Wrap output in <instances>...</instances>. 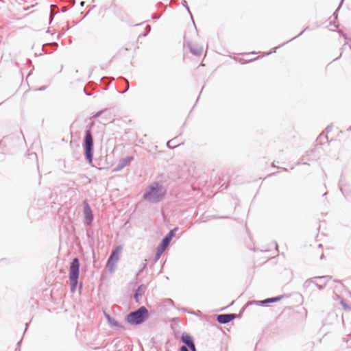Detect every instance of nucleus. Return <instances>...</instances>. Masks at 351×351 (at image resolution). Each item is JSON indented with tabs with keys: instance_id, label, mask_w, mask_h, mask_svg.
Here are the masks:
<instances>
[{
	"instance_id": "f257e3e1",
	"label": "nucleus",
	"mask_w": 351,
	"mask_h": 351,
	"mask_svg": "<svg viewBox=\"0 0 351 351\" xmlns=\"http://www.w3.org/2000/svg\"><path fill=\"white\" fill-rule=\"evenodd\" d=\"M166 194V189L159 182H154L146 188L143 197L149 203L156 204L162 201Z\"/></svg>"
},
{
	"instance_id": "f03ea898",
	"label": "nucleus",
	"mask_w": 351,
	"mask_h": 351,
	"mask_svg": "<svg viewBox=\"0 0 351 351\" xmlns=\"http://www.w3.org/2000/svg\"><path fill=\"white\" fill-rule=\"evenodd\" d=\"M149 311L144 306L129 313L125 316V321L132 326H138L144 323L149 318Z\"/></svg>"
},
{
	"instance_id": "7ed1b4c3",
	"label": "nucleus",
	"mask_w": 351,
	"mask_h": 351,
	"mask_svg": "<svg viewBox=\"0 0 351 351\" xmlns=\"http://www.w3.org/2000/svg\"><path fill=\"white\" fill-rule=\"evenodd\" d=\"M82 147L84 149V156L88 164L93 163L94 143L92 132L90 130H86L84 137Z\"/></svg>"
},
{
	"instance_id": "20e7f679",
	"label": "nucleus",
	"mask_w": 351,
	"mask_h": 351,
	"mask_svg": "<svg viewBox=\"0 0 351 351\" xmlns=\"http://www.w3.org/2000/svg\"><path fill=\"white\" fill-rule=\"evenodd\" d=\"M80 261L77 258H73L69 266V282L71 291L74 292L78 283L80 275Z\"/></svg>"
},
{
	"instance_id": "39448f33",
	"label": "nucleus",
	"mask_w": 351,
	"mask_h": 351,
	"mask_svg": "<svg viewBox=\"0 0 351 351\" xmlns=\"http://www.w3.org/2000/svg\"><path fill=\"white\" fill-rule=\"evenodd\" d=\"M178 228H174L171 230L162 239L159 245L156 247L154 262L156 263L160 258L161 255L164 253L166 248L169 245L171 241L175 237V232L178 230Z\"/></svg>"
},
{
	"instance_id": "423d86ee",
	"label": "nucleus",
	"mask_w": 351,
	"mask_h": 351,
	"mask_svg": "<svg viewBox=\"0 0 351 351\" xmlns=\"http://www.w3.org/2000/svg\"><path fill=\"white\" fill-rule=\"evenodd\" d=\"M331 276H315L308 278L304 282L303 287L308 290L311 289L312 285H315L319 290L322 291L325 288Z\"/></svg>"
},
{
	"instance_id": "0eeeda50",
	"label": "nucleus",
	"mask_w": 351,
	"mask_h": 351,
	"mask_svg": "<svg viewBox=\"0 0 351 351\" xmlns=\"http://www.w3.org/2000/svg\"><path fill=\"white\" fill-rule=\"evenodd\" d=\"M121 247L117 246L110 254L106 263V267L111 272L114 271V267L119 258V254L121 252Z\"/></svg>"
},
{
	"instance_id": "6e6552de",
	"label": "nucleus",
	"mask_w": 351,
	"mask_h": 351,
	"mask_svg": "<svg viewBox=\"0 0 351 351\" xmlns=\"http://www.w3.org/2000/svg\"><path fill=\"white\" fill-rule=\"evenodd\" d=\"M237 317L238 315L235 313L219 314L217 315L216 319L219 324H226L232 322Z\"/></svg>"
},
{
	"instance_id": "1a4fd4ad",
	"label": "nucleus",
	"mask_w": 351,
	"mask_h": 351,
	"mask_svg": "<svg viewBox=\"0 0 351 351\" xmlns=\"http://www.w3.org/2000/svg\"><path fill=\"white\" fill-rule=\"evenodd\" d=\"M313 154H314V150H313V149L306 152L305 154H304L300 158V161H298L296 163V165H298L300 164L309 165V164L307 162L308 161L316 160V158L315 156H313Z\"/></svg>"
},
{
	"instance_id": "9d476101",
	"label": "nucleus",
	"mask_w": 351,
	"mask_h": 351,
	"mask_svg": "<svg viewBox=\"0 0 351 351\" xmlns=\"http://www.w3.org/2000/svg\"><path fill=\"white\" fill-rule=\"evenodd\" d=\"M134 160L133 156H128L124 158H121L117 166L114 169V171H119L122 170L124 167L128 166L132 160Z\"/></svg>"
},
{
	"instance_id": "9b49d317",
	"label": "nucleus",
	"mask_w": 351,
	"mask_h": 351,
	"mask_svg": "<svg viewBox=\"0 0 351 351\" xmlns=\"http://www.w3.org/2000/svg\"><path fill=\"white\" fill-rule=\"evenodd\" d=\"M84 216L87 223L90 224L93 220V216L91 208L86 202L84 203Z\"/></svg>"
},
{
	"instance_id": "f8f14e48",
	"label": "nucleus",
	"mask_w": 351,
	"mask_h": 351,
	"mask_svg": "<svg viewBox=\"0 0 351 351\" xmlns=\"http://www.w3.org/2000/svg\"><path fill=\"white\" fill-rule=\"evenodd\" d=\"M180 339L183 343L182 346H185V347L187 348L195 343L193 337L186 332L182 333Z\"/></svg>"
},
{
	"instance_id": "ddd939ff",
	"label": "nucleus",
	"mask_w": 351,
	"mask_h": 351,
	"mask_svg": "<svg viewBox=\"0 0 351 351\" xmlns=\"http://www.w3.org/2000/svg\"><path fill=\"white\" fill-rule=\"evenodd\" d=\"M284 297H285L284 295H278V296H276V297L268 298L265 299L263 300H258V301L254 300L252 302L258 304L259 305H267V304H270V303L279 302Z\"/></svg>"
},
{
	"instance_id": "4468645a",
	"label": "nucleus",
	"mask_w": 351,
	"mask_h": 351,
	"mask_svg": "<svg viewBox=\"0 0 351 351\" xmlns=\"http://www.w3.org/2000/svg\"><path fill=\"white\" fill-rule=\"evenodd\" d=\"M106 317L108 320V323L110 326L117 328V329H125V326H123L120 322L112 318L110 315H106Z\"/></svg>"
},
{
	"instance_id": "2eb2a0df",
	"label": "nucleus",
	"mask_w": 351,
	"mask_h": 351,
	"mask_svg": "<svg viewBox=\"0 0 351 351\" xmlns=\"http://www.w3.org/2000/svg\"><path fill=\"white\" fill-rule=\"evenodd\" d=\"M188 47L191 53L195 56H200L202 53L203 49L202 47H199L198 45H194L191 43H188Z\"/></svg>"
},
{
	"instance_id": "dca6fc26",
	"label": "nucleus",
	"mask_w": 351,
	"mask_h": 351,
	"mask_svg": "<svg viewBox=\"0 0 351 351\" xmlns=\"http://www.w3.org/2000/svg\"><path fill=\"white\" fill-rule=\"evenodd\" d=\"M143 287V285H138L137 289L135 290L134 298L137 303L139 302L140 298L142 297Z\"/></svg>"
},
{
	"instance_id": "f3484780",
	"label": "nucleus",
	"mask_w": 351,
	"mask_h": 351,
	"mask_svg": "<svg viewBox=\"0 0 351 351\" xmlns=\"http://www.w3.org/2000/svg\"><path fill=\"white\" fill-rule=\"evenodd\" d=\"M308 27H306V28H305V29H304V30H303L300 34H299L298 36H296L293 37V38H291V40H289L287 41L286 43H283V44H282L281 45H279L278 47L274 48V49H273V52H276V49H277L278 48H280L281 46H283L284 45H285V44H287V43H288L289 42H290V41H291V40H294L295 38H296L299 37L300 36H301V35L303 34V32H304V31H306V29H308ZM271 53H272V51L269 52V53H266V55H267H267H270Z\"/></svg>"
},
{
	"instance_id": "a211bd4d",
	"label": "nucleus",
	"mask_w": 351,
	"mask_h": 351,
	"mask_svg": "<svg viewBox=\"0 0 351 351\" xmlns=\"http://www.w3.org/2000/svg\"><path fill=\"white\" fill-rule=\"evenodd\" d=\"M324 140H328V136L326 134H324V133H322L319 134L318 138H317V142L319 144H323Z\"/></svg>"
},
{
	"instance_id": "6ab92c4d",
	"label": "nucleus",
	"mask_w": 351,
	"mask_h": 351,
	"mask_svg": "<svg viewBox=\"0 0 351 351\" xmlns=\"http://www.w3.org/2000/svg\"><path fill=\"white\" fill-rule=\"evenodd\" d=\"M340 304L342 305V306L343 307V308L345 310H347V311L351 310V306L344 300L342 299L340 302Z\"/></svg>"
},
{
	"instance_id": "aec40b11",
	"label": "nucleus",
	"mask_w": 351,
	"mask_h": 351,
	"mask_svg": "<svg viewBox=\"0 0 351 351\" xmlns=\"http://www.w3.org/2000/svg\"><path fill=\"white\" fill-rule=\"evenodd\" d=\"M178 145H176L174 144V139H171L170 141H169L167 143V146L169 148V149H173L175 147H176Z\"/></svg>"
},
{
	"instance_id": "412c9836",
	"label": "nucleus",
	"mask_w": 351,
	"mask_h": 351,
	"mask_svg": "<svg viewBox=\"0 0 351 351\" xmlns=\"http://www.w3.org/2000/svg\"><path fill=\"white\" fill-rule=\"evenodd\" d=\"M151 31V26L147 25L145 27V32L142 34L143 36H146Z\"/></svg>"
},
{
	"instance_id": "4be33fe9",
	"label": "nucleus",
	"mask_w": 351,
	"mask_h": 351,
	"mask_svg": "<svg viewBox=\"0 0 351 351\" xmlns=\"http://www.w3.org/2000/svg\"><path fill=\"white\" fill-rule=\"evenodd\" d=\"M125 82H126L127 85L125 86V90L120 92V93H121V94L126 93L130 88L129 82L128 80H125Z\"/></svg>"
},
{
	"instance_id": "5701e85b",
	"label": "nucleus",
	"mask_w": 351,
	"mask_h": 351,
	"mask_svg": "<svg viewBox=\"0 0 351 351\" xmlns=\"http://www.w3.org/2000/svg\"><path fill=\"white\" fill-rule=\"evenodd\" d=\"M125 82H126L127 85L125 86V90L120 92V93H121V94L126 93L130 88L129 82L128 80H125Z\"/></svg>"
},
{
	"instance_id": "b1692460",
	"label": "nucleus",
	"mask_w": 351,
	"mask_h": 351,
	"mask_svg": "<svg viewBox=\"0 0 351 351\" xmlns=\"http://www.w3.org/2000/svg\"><path fill=\"white\" fill-rule=\"evenodd\" d=\"M125 82H126L127 85L125 86V90L120 92V93H121V94L126 93L130 88L129 82L128 80H125Z\"/></svg>"
},
{
	"instance_id": "393cba45",
	"label": "nucleus",
	"mask_w": 351,
	"mask_h": 351,
	"mask_svg": "<svg viewBox=\"0 0 351 351\" xmlns=\"http://www.w3.org/2000/svg\"><path fill=\"white\" fill-rule=\"evenodd\" d=\"M256 59H258V58H254V60H256ZM252 60H254V59L250 60H248V61H247V60H243V59H241V60H239V62H241V64H245V63H247V62H250V61H252Z\"/></svg>"
},
{
	"instance_id": "a878e982",
	"label": "nucleus",
	"mask_w": 351,
	"mask_h": 351,
	"mask_svg": "<svg viewBox=\"0 0 351 351\" xmlns=\"http://www.w3.org/2000/svg\"><path fill=\"white\" fill-rule=\"evenodd\" d=\"M189 350L191 351H197L195 343H193L192 346L189 347Z\"/></svg>"
},
{
	"instance_id": "bb28decb",
	"label": "nucleus",
	"mask_w": 351,
	"mask_h": 351,
	"mask_svg": "<svg viewBox=\"0 0 351 351\" xmlns=\"http://www.w3.org/2000/svg\"><path fill=\"white\" fill-rule=\"evenodd\" d=\"M180 351H189V348L185 347V346H181L180 348Z\"/></svg>"
},
{
	"instance_id": "cd10ccee",
	"label": "nucleus",
	"mask_w": 351,
	"mask_h": 351,
	"mask_svg": "<svg viewBox=\"0 0 351 351\" xmlns=\"http://www.w3.org/2000/svg\"><path fill=\"white\" fill-rule=\"evenodd\" d=\"M104 112V110H100V111L97 112L95 114V117H98L101 116V114Z\"/></svg>"
},
{
	"instance_id": "c85d7f7f",
	"label": "nucleus",
	"mask_w": 351,
	"mask_h": 351,
	"mask_svg": "<svg viewBox=\"0 0 351 351\" xmlns=\"http://www.w3.org/2000/svg\"><path fill=\"white\" fill-rule=\"evenodd\" d=\"M152 18L153 19H158L160 18V15L153 14V15L152 16Z\"/></svg>"
},
{
	"instance_id": "c756f323",
	"label": "nucleus",
	"mask_w": 351,
	"mask_h": 351,
	"mask_svg": "<svg viewBox=\"0 0 351 351\" xmlns=\"http://www.w3.org/2000/svg\"><path fill=\"white\" fill-rule=\"evenodd\" d=\"M66 10H67V9L65 7L62 8V12H66Z\"/></svg>"
},
{
	"instance_id": "7c9ffc66",
	"label": "nucleus",
	"mask_w": 351,
	"mask_h": 351,
	"mask_svg": "<svg viewBox=\"0 0 351 351\" xmlns=\"http://www.w3.org/2000/svg\"><path fill=\"white\" fill-rule=\"evenodd\" d=\"M339 187L341 192L343 193V189H342V186H341L340 183L339 184Z\"/></svg>"
},
{
	"instance_id": "2f4dec72",
	"label": "nucleus",
	"mask_w": 351,
	"mask_h": 351,
	"mask_svg": "<svg viewBox=\"0 0 351 351\" xmlns=\"http://www.w3.org/2000/svg\"><path fill=\"white\" fill-rule=\"evenodd\" d=\"M146 267V264H144L143 266H142V268L141 269V271L143 270Z\"/></svg>"
},
{
	"instance_id": "473e14b6",
	"label": "nucleus",
	"mask_w": 351,
	"mask_h": 351,
	"mask_svg": "<svg viewBox=\"0 0 351 351\" xmlns=\"http://www.w3.org/2000/svg\"><path fill=\"white\" fill-rule=\"evenodd\" d=\"M84 3H85V2H84V1H82V2L80 3L81 6H82V7H83V6L84 5Z\"/></svg>"
},
{
	"instance_id": "72a5a7b5",
	"label": "nucleus",
	"mask_w": 351,
	"mask_h": 351,
	"mask_svg": "<svg viewBox=\"0 0 351 351\" xmlns=\"http://www.w3.org/2000/svg\"><path fill=\"white\" fill-rule=\"evenodd\" d=\"M71 2L72 3V5H73L75 4V0H71Z\"/></svg>"
},
{
	"instance_id": "f704fd0d",
	"label": "nucleus",
	"mask_w": 351,
	"mask_h": 351,
	"mask_svg": "<svg viewBox=\"0 0 351 351\" xmlns=\"http://www.w3.org/2000/svg\"><path fill=\"white\" fill-rule=\"evenodd\" d=\"M324 255L322 254L321 255V256H320V258H321V259H323V258H324Z\"/></svg>"
},
{
	"instance_id": "c9c22d12",
	"label": "nucleus",
	"mask_w": 351,
	"mask_h": 351,
	"mask_svg": "<svg viewBox=\"0 0 351 351\" xmlns=\"http://www.w3.org/2000/svg\"><path fill=\"white\" fill-rule=\"evenodd\" d=\"M25 326H26V327H25V332L27 330V326H28V324H26Z\"/></svg>"
},
{
	"instance_id": "e433bc0d",
	"label": "nucleus",
	"mask_w": 351,
	"mask_h": 351,
	"mask_svg": "<svg viewBox=\"0 0 351 351\" xmlns=\"http://www.w3.org/2000/svg\"><path fill=\"white\" fill-rule=\"evenodd\" d=\"M318 247H322V244H319V245H318Z\"/></svg>"
},
{
	"instance_id": "4c0bfd02",
	"label": "nucleus",
	"mask_w": 351,
	"mask_h": 351,
	"mask_svg": "<svg viewBox=\"0 0 351 351\" xmlns=\"http://www.w3.org/2000/svg\"><path fill=\"white\" fill-rule=\"evenodd\" d=\"M282 169H283L284 171H287V169H286V168H283Z\"/></svg>"
},
{
	"instance_id": "58836bf2",
	"label": "nucleus",
	"mask_w": 351,
	"mask_h": 351,
	"mask_svg": "<svg viewBox=\"0 0 351 351\" xmlns=\"http://www.w3.org/2000/svg\"><path fill=\"white\" fill-rule=\"evenodd\" d=\"M341 3H343V0H341V3H340L339 6H341Z\"/></svg>"
},
{
	"instance_id": "ea45409f",
	"label": "nucleus",
	"mask_w": 351,
	"mask_h": 351,
	"mask_svg": "<svg viewBox=\"0 0 351 351\" xmlns=\"http://www.w3.org/2000/svg\"><path fill=\"white\" fill-rule=\"evenodd\" d=\"M336 12H337V10H335V12H334V15L336 14Z\"/></svg>"
},
{
	"instance_id": "a19ab883",
	"label": "nucleus",
	"mask_w": 351,
	"mask_h": 351,
	"mask_svg": "<svg viewBox=\"0 0 351 351\" xmlns=\"http://www.w3.org/2000/svg\"><path fill=\"white\" fill-rule=\"evenodd\" d=\"M336 12H337V10H335V12H334V15L336 14Z\"/></svg>"
},
{
	"instance_id": "79ce46f5",
	"label": "nucleus",
	"mask_w": 351,
	"mask_h": 351,
	"mask_svg": "<svg viewBox=\"0 0 351 351\" xmlns=\"http://www.w3.org/2000/svg\"><path fill=\"white\" fill-rule=\"evenodd\" d=\"M272 165V167H275V165H274V162L272 163V165Z\"/></svg>"
},
{
	"instance_id": "37998d69",
	"label": "nucleus",
	"mask_w": 351,
	"mask_h": 351,
	"mask_svg": "<svg viewBox=\"0 0 351 351\" xmlns=\"http://www.w3.org/2000/svg\"><path fill=\"white\" fill-rule=\"evenodd\" d=\"M348 130H351V127H350V128H349Z\"/></svg>"
},
{
	"instance_id": "c03bdc74",
	"label": "nucleus",
	"mask_w": 351,
	"mask_h": 351,
	"mask_svg": "<svg viewBox=\"0 0 351 351\" xmlns=\"http://www.w3.org/2000/svg\"><path fill=\"white\" fill-rule=\"evenodd\" d=\"M350 49H351V45L349 46Z\"/></svg>"
}]
</instances>
